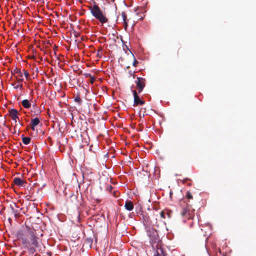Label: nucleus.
<instances>
[{
  "label": "nucleus",
  "mask_w": 256,
  "mask_h": 256,
  "mask_svg": "<svg viewBox=\"0 0 256 256\" xmlns=\"http://www.w3.org/2000/svg\"><path fill=\"white\" fill-rule=\"evenodd\" d=\"M90 10L92 16L98 19L101 23L104 24L108 22V19L103 14L102 10L97 5L90 6Z\"/></svg>",
  "instance_id": "nucleus-1"
},
{
  "label": "nucleus",
  "mask_w": 256,
  "mask_h": 256,
  "mask_svg": "<svg viewBox=\"0 0 256 256\" xmlns=\"http://www.w3.org/2000/svg\"><path fill=\"white\" fill-rule=\"evenodd\" d=\"M28 236L30 240V242H31L32 246H34V248H35V250H36V248L40 247L38 242L39 238H38V234L36 230L34 229H29L28 230Z\"/></svg>",
  "instance_id": "nucleus-2"
},
{
  "label": "nucleus",
  "mask_w": 256,
  "mask_h": 256,
  "mask_svg": "<svg viewBox=\"0 0 256 256\" xmlns=\"http://www.w3.org/2000/svg\"><path fill=\"white\" fill-rule=\"evenodd\" d=\"M194 210L190 206H187L182 209L181 212L182 216L187 219L192 218L194 216Z\"/></svg>",
  "instance_id": "nucleus-3"
},
{
  "label": "nucleus",
  "mask_w": 256,
  "mask_h": 256,
  "mask_svg": "<svg viewBox=\"0 0 256 256\" xmlns=\"http://www.w3.org/2000/svg\"><path fill=\"white\" fill-rule=\"evenodd\" d=\"M147 234L149 236L150 242L152 244H154L158 240V236L156 231L154 230H148L147 232Z\"/></svg>",
  "instance_id": "nucleus-4"
},
{
  "label": "nucleus",
  "mask_w": 256,
  "mask_h": 256,
  "mask_svg": "<svg viewBox=\"0 0 256 256\" xmlns=\"http://www.w3.org/2000/svg\"><path fill=\"white\" fill-rule=\"evenodd\" d=\"M10 208L11 212L14 214L16 218H18L20 216V209L14 202L10 204Z\"/></svg>",
  "instance_id": "nucleus-5"
},
{
  "label": "nucleus",
  "mask_w": 256,
  "mask_h": 256,
  "mask_svg": "<svg viewBox=\"0 0 256 256\" xmlns=\"http://www.w3.org/2000/svg\"><path fill=\"white\" fill-rule=\"evenodd\" d=\"M145 79L142 78L138 77L137 80L136 81L138 92H140L145 86Z\"/></svg>",
  "instance_id": "nucleus-6"
},
{
  "label": "nucleus",
  "mask_w": 256,
  "mask_h": 256,
  "mask_svg": "<svg viewBox=\"0 0 256 256\" xmlns=\"http://www.w3.org/2000/svg\"><path fill=\"white\" fill-rule=\"evenodd\" d=\"M134 98V106H136L138 105H143L144 104V102L142 100H141L139 96H138L136 92V90L132 91Z\"/></svg>",
  "instance_id": "nucleus-7"
},
{
  "label": "nucleus",
  "mask_w": 256,
  "mask_h": 256,
  "mask_svg": "<svg viewBox=\"0 0 256 256\" xmlns=\"http://www.w3.org/2000/svg\"><path fill=\"white\" fill-rule=\"evenodd\" d=\"M22 243L25 246V247H26L32 253H34L36 251L35 248H34L33 246H29L30 245V242L26 238H22Z\"/></svg>",
  "instance_id": "nucleus-8"
},
{
  "label": "nucleus",
  "mask_w": 256,
  "mask_h": 256,
  "mask_svg": "<svg viewBox=\"0 0 256 256\" xmlns=\"http://www.w3.org/2000/svg\"><path fill=\"white\" fill-rule=\"evenodd\" d=\"M18 111L14 108H12L9 110V114L12 120H16L18 118Z\"/></svg>",
  "instance_id": "nucleus-9"
},
{
  "label": "nucleus",
  "mask_w": 256,
  "mask_h": 256,
  "mask_svg": "<svg viewBox=\"0 0 256 256\" xmlns=\"http://www.w3.org/2000/svg\"><path fill=\"white\" fill-rule=\"evenodd\" d=\"M13 182L15 184L19 186H24V184H26V182L22 180L19 178H14Z\"/></svg>",
  "instance_id": "nucleus-10"
},
{
  "label": "nucleus",
  "mask_w": 256,
  "mask_h": 256,
  "mask_svg": "<svg viewBox=\"0 0 256 256\" xmlns=\"http://www.w3.org/2000/svg\"><path fill=\"white\" fill-rule=\"evenodd\" d=\"M142 220H143V222L144 225H148L150 224V218L148 214L144 213L142 214Z\"/></svg>",
  "instance_id": "nucleus-11"
},
{
  "label": "nucleus",
  "mask_w": 256,
  "mask_h": 256,
  "mask_svg": "<svg viewBox=\"0 0 256 256\" xmlns=\"http://www.w3.org/2000/svg\"><path fill=\"white\" fill-rule=\"evenodd\" d=\"M40 120L38 118H36L32 120L31 121V128L32 130H35V126H38L40 124Z\"/></svg>",
  "instance_id": "nucleus-12"
},
{
  "label": "nucleus",
  "mask_w": 256,
  "mask_h": 256,
  "mask_svg": "<svg viewBox=\"0 0 256 256\" xmlns=\"http://www.w3.org/2000/svg\"><path fill=\"white\" fill-rule=\"evenodd\" d=\"M172 211L162 210L160 212V216L162 218L164 219L166 218L165 214H166L167 217L168 218H170L172 216Z\"/></svg>",
  "instance_id": "nucleus-13"
},
{
  "label": "nucleus",
  "mask_w": 256,
  "mask_h": 256,
  "mask_svg": "<svg viewBox=\"0 0 256 256\" xmlns=\"http://www.w3.org/2000/svg\"><path fill=\"white\" fill-rule=\"evenodd\" d=\"M124 208L126 210L130 211L134 208V204L131 201H126L124 204Z\"/></svg>",
  "instance_id": "nucleus-14"
},
{
  "label": "nucleus",
  "mask_w": 256,
  "mask_h": 256,
  "mask_svg": "<svg viewBox=\"0 0 256 256\" xmlns=\"http://www.w3.org/2000/svg\"><path fill=\"white\" fill-rule=\"evenodd\" d=\"M22 106L26 108H30L31 106V104L30 103V101L26 99L23 100L22 102Z\"/></svg>",
  "instance_id": "nucleus-15"
},
{
  "label": "nucleus",
  "mask_w": 256,
  "mask_h": 256,
  "mask_svg": "<svg viewBox=\"0 0 256 256\" xmlns=\"http://www.w3.org/2000/svg\"><path fill=\"white\" fill-rule=\"evenodd\" d=\"M22 141L24 144H28L30 143L31 138L30 137H26L24 135L22 136Z\"/></svg>",
  "instance_id": "nucleus-16"
},
{
  "label": "nucleus",
  "mask_w": 256,
  "mask_h": 256,
  "mask_svg": "<svg viewBox=\"0 0 256 256\" xmlns=\"http://www.w3.org/2000/svg\"><path fill=\"white\" fill-rule=\"evenodd\" d=\"M154 256H166L162 248H158L157 254Z\"/></svg>",
  "instance_id": "nucleus-17"
},
{
  "label": "nucleus",
  "mask_w": 256,
  "mask_h": 256,
  "mask_svg": "<svg viewBox=\"0 0 256 256\" xmlns=\"http://www.w3.org/2000/svg\"><path fill=\"white\" fill-rule=\"evenodd\" d=\"M121 16L123 22H128V20L127 18L126 14L125 12H122L121 14Z\"/></svg>",
  "instance_id": "nucleus-18"
},
{
  "label": "nucleus",
  "mask_w": 256,
  "mask_h": 256,
  "mask_svg": "<svg viewBox=\"0 0 256 256\" xmlns=\"http://www.w3.org/2000/svg\"><path fill=\"white\" fill-rule=\"evenodd\" d=\"M12 72L14 74H18V76H20V78H22V72H20V69H18V68H16L14 70V72Z\"/></svg>",
  "instance_id": "nucleus-19"
},
{
  "label": "nucleus",
  "mask_w": 256,
  "mask_h": 256,
  "mask_svg": "<svg viewBox=\"0 0 256 256\" xmlns=\"http://www.w3.org/2000/svg\"><path fill=\"white\" fill-rule=\"evenodd\" d=\"M31 112H34L36 115L38 114H40L39 110L36 107H34V108L31 110Z\"/></svg>",
  "instance_id": "nucleus-20"
},
{
  "label": "nucleus",
  "mask_w": 256,
  "mask_h": 256,
  "mask_svg": "<svg viewBox=\"0 0 256 256\" xmlns=\"http://www.w3.org/2000/svg\"><path fill=\"white\" fill-rule=\"evenodd\" d=\"M74 101L78 102L80 104L82 103V100L79 96H77L74 98Z\"/></svg>",
  "instance_id": "nucleus-21"
},
{
  "label": "nucleus",
  "mask_w": 256,
  "mask_h": 256,
  "mask_svg": "<svg viewBox=\"0 0 256 256\" xmlns=\"http://www.w3.org/2000/svg\"><path fill=\"white\" fill-rule=\"evenodd\" d=\"M186 197L189 200L192 198V196L190 192H186Z\"/></svg>",
  "instance_id": "nucleus-22"
},
{
  "label": "nucleus",
  "mask_w": 256,
  "mask_h": 256,
  "mask_svg": "<svg viewBox=\"0 0 256 256\" xmlns=\"http://www.w3.org/2000/svg\"><path fill=\"white\" fill-rule=\"evenodd\" d=\"M134 62H133V64H132V65L134 66H136V64H138V62L137 61V60L134 58Z\"/></svg>",
  "instance_id": "nucleus-23"
},
{
  "label": "nucleus",
  "mask_w": 256,
  "mask_h": 256,
  "mask_svg": "<svg viewBox=\"0 0 256 256\" xmlns=\"http://www.w3.org/2000/svg\"><path fill=\"white\" fill-rule=\"evenodd\" d=\"M90 78V82L92 84H93V83L94 82L96 78L94 76H91Z\"/></svg>",
  "instance_id": "nucleus-24"
},
{
  "label": "nucleus",
  "mask_w": 256,
  "mask_h": 256,
  "mask_svg": "<svg viewBox=\"0 0 256 256\" xmlns=\"http://www.w3.org/2000/svg\"><path fill=\"white\" fill-rule=\"evenodd\" d=\"M24 75L25 76H26V78H28L29 76V74H28V72L27 71L24 70Z\"/></svg>",
  "instance_id": "nucleus-25"
},
{
  "label": "nucleus",
  "mask_w": 256,
  "mask_h": 256,
  "mask_svg": "<svg viewBox=\"0 0 256 256\" xmlns=\"http://www.w3.org/2000/svg\"><path fill=\"white\" fill-rule=\"evenodd\" d=\"M128 22H124L125 30L127 29V28L128 26Z\"/></svg>",
  "instance_id": "nucleus-26"
},
{
  "label": "nucleus",
  "mask_w": 256,
  "mask_h": 256,
  "mask_svg": "<svg viewBox=\"0 0 256 256\" xmlns=\"http://www.w3.org/2000/svg\"><path fill=\"white\" fill-rule=\"evenodd\" d=\"M17 76H16V78L18 79V80H20V82H22L23 81V78H20V76H18V74H17Z\"/></svg>",
  "instance_id": "nucleus-27"
},
{
  "label": "nucleus",
  "mask_w": 256,
  "mask_h": 256,
  "mask_svg": "<svg viewBox=\"0 0 256 256\" xmlns=\"http://www.w3.org/2000/svg\"><path fill=\"white\" fill-rule=\"evenodd\" d=\"M22 84H20L16 85L14 88H18V87H20V88H22Z\"/></svg>",
  "instance_id": "nucleus-28"
},
{
  "label": "nucleus",
  "mask_w": 256,
  "mask_h": 256,
  "mask_svg": "<svg viewBox=\"0 0 256 256\" xmlns=\"http://www.w3.org/2000/svg\"><path fill=\"white\" fill-rule=\"evenodd\" d=\"M84 76L86 77H90V78L92 76H91V74H84Z\"/></svg>",
  "instance_id": "nucleus-29"
},
{
  "label": "nucleus",
  "mask_w": 256,
  "mask_h": 256,
  "mask_svg": "<svg viewBox=\"0 0 256 256\" xmlns=\"http://www.w3.org/2000/svg\"><path fill=\"white\" fill-rule=\"evenodd\" d=\"M107 188H108H108H109L110 190H111L112 188V186H110V185H108V186Z\"/></svg>",
  "instance_id": "nucleus-30"
},
{
  "label": "nucleus",
  "mask_w": 256,
  "mask_h": 256,
  "mask_svg": "<svg viewBox=\"0 0 256 256\" xmlns=\"http://www.w3.org/2000/svg\"><path fill=\"white\" fill-rule=\"evenodd\" d=\"M190 180V178H185V179H184V180L183 182H184H184H186V180Z\"/></svg>",
  "instance_id": "nucleus-31"
},
{
  "label": "nucleus",
  "mask_w": 256,
  "mask_h": 256,
  "mask_svg": "<svg viewBox=\"0 0 256 256\" xmlns=\"http://www.w3.org/2000/svg\"><path fill=\"white\" fill-rule=\"evenodd\" d=\"M8 221H9L10 222L12 221V219H11V218H8Z\"/></svg>",
  "instance_id": "nucleus-32"
},
{
  "label": "nucleus",
  "mask_w": 256,
  "mask_h": 256,
  "mask_svg": "<svg viewBox=\"0 0 256 256\" xmlns=\"http://www.w3.org/2000/svg\"><path fill=\"white\" fill-rule=\"evenodd\" d=\"M135 76H136V75L134 74H132V77H133L134 78H135Z\"/></svg>",
  "instance_id": "nucleus-33"
},
{
  "label": "nucleus",
  "mask_w": 256,
  "mask_h": 256,
  "mask_svg": "<svg viewBox=\"0 0 256 256\" xmlns=\"http://www.w3.org/2000/svg\"><path fill=\"white\" fill-rule=\"evenodd\" d=\"M48 140L50 141L51 140V138H48Z\"/></svg>",
  "instance_id": "nucleus-34"
},
{
  "label": "nucleus",
  "mask_w": 256,
  "mask_h": 256,
  "mask_svg": "<svg viewBox=\"0 0 256 256\" xmlns=\"http://www.w3.org/2000/svg\"><path fill=\"white\" fill-rule=\"evenodd\" d=\"M101 50H102V48H100L98 52L101 51Z\"/></svg>",
  "instance_id": "nucleus-35"
},
{
  "label": "nucleus",
  "mask_w": 256,
  "mask_h": 256,
  "mask_svg": "<svg viewBox=\"0 0 256 256\" xmlns=\"http://www.w3.org/2000/svg\"><path fill=\"white\" fill-rule=\"evenodd\" d=\"M43 236V234H40V236Z\"/></svg>",
  "instance_id": "nucleus-36"
},
{
  "label": "nucleus",
  "mask_w": 256,
  "mask_h": 256,
  "mask_svg": "<svg viewBox=\"0 0 256 256\" xmlns=\"http://www.w3.org/2000/svg\"><path fill=\"white\" fill-rule=\"evenodd\" d=\"M90 242H92V241L91 240H88Z\"/></svg>",
  "instance_id": "nucleus-37"
}]
</instances>
